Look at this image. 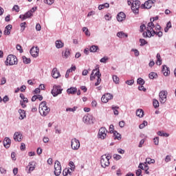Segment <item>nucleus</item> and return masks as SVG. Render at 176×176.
Returning a JSON list of instances; mask_svg holds the SVG:
<instances>
[{"label": "nucleus", "instance_id": "1", "mask_svg": "<svg viewBox=\"0 0 176 176\" xmlns=\"http://www.w3.org/2000/svg\"><path fill=\"white\" fill-rule=\"evenodd\" d=\"M155 20H159V16L151 18V22L147 25V32H143L142 34L144 38H152V36H155V35H157L160 38L163 36L162 32H155V30H153L155 28V23H153Z\"/></svg>", "mask_w": 176, "mask_h": 176}, {"label": "nucleus", "instance_id": "2", "mask_svg": "<svg viewBox=\"0 0 176 176\" xmlns=\"http://www.w3.org/2000/svg\"><path fill=\"white\" fill-rule=\"evenodd\" d=\"M97 78V82L95 83V86H98L101 83V74L100 73V69H95L91 74L90 80H94Z\"/></svg>", "mask_w": 176, "mask_h": 176}, {"label": "nucleus", "instance_id": "3", "mask_svg": "<svg viewBox=\"0 0 176 176\" xmlns=\"http://www.w3.org/2000/svg\"><path fill=\"white\" fill-rule=\"evenodd\" d=\"M39 112L41 116H46L50 112V108L46 105V102H42L39 104Z\"/></svg>", "mask_w": 176, "mask_h": 176}, {"label": "nucleus", "instance_id": "4", "mask_svg": "<svg viewBox=\"0 0 176 176\" xmlns=\"http://www.w3.org/2000/svg\"><path fill=\"white\" fill-rule=\"evenodd\" d=\"M18 60L17 57L13 54H10L7 56L5 62L6 65H17Z\"/></svg>", "mask_w": 176, "mask_h": 176}, {"label": "nucleus", "instance_id": "5", "mask_svg": "<svg viewBox=\"0 0 176 176\" xmlns=\"http://www.w3.org/2000/svg\"><path fill=\"white\" fill-rule=\"evenodd\" d=\"M111 157H112L109 155H102L101 159H100V164H101L102 167H103V168H105V167H108V166H109V160Z\"/></svg>", "mask_w": 176, "mask_h": 176}, {"label": "nucleus", "instance_id": "6", "mask_svg": "<svg viewBox=\"0 0 176 176\" xmlns=\"http://www.w3.org/2000/svg\"><path fill=\"white\" fill-rule=\"evenodd\" d=\"M140 6H141V2L138 0L133 1L131 6V10L135 14L140 13Z\"/></svg>", "mask_w": 176, "mask_h": 176}, {"label": "nucleus", "instance_id": "7", "mask_svg": "<svg viewBox=\"0 0 176 176\" xmlns=\"http://www.w3.org/2000/svg\"><path fill=\"white\" fill-rule=\"evenodd\" d=\"M107 133H108L107 129H105V127H101L98 133V138H100V140H105V138H107Z\"/></svg>", "mask_w": 176, "mask_h": 176}, {"label": "nucleus", "instance_id": "8", "mask_svg": "<svg viewBox=\"0 0 176 176\" xmlns=\"http://www.w3.org/2000/svg\"><path fill=\"white\" fill-rule=\"evenodd\" d=\"M71 147L74 151H78L80 148V142L76 138L72 139L71 142Z\"/></svg>", "mask_w": 176, "mask_h": 176}, {"label": "nucleus", "instance_id": "9", "mask_svg": "<svg viewBox=\"0 0 176 176\" xmlns=\"http://www.w3.org/2000/svg\"><path fill=\"white\" fill-rule=\"evenodd\" d=\"M156 2V0H148L144 4L140 6L141 9H151L152 8V5H153Z\"/></svg>", "mask_w": 176, "mask_h": 176}, {"label": "nucleus", "instance_id": "10", "mask_svg": "<svg viewBox=\"0 0 176 176\" xmlns=\"http://www.w3.org/2000/svg\"><path fill=\"white\" fill-rule=\"evenodd\" d=\"M54 175L58 176L61 174V164L58 161L55 162L54 164Z\"/></svg>", "mask_w": 176, "mask_h": 176}, {"label": "nucleus", "instance_id": "11", "mask_svg": "<svg viewBox=\"0 0 176 176\" xmlns=\"http://www.w3.org/2000/svg\"><path fill=\"white\" fill-rule=\"evenodd\" d=\"M62 91H63V89H61V87L55 86L52 90V94L54 97H57L58 94H61Z\"/></svg>", "mask_w": 176, "mask_h": 176}, {"label": "nucleus", "instance_id": "12", "mask_svg": "<svg viewBox=\"0 0 176 176\" xmlns=\"http://www.w3.org/2000/svg\"><path fill=\"white\" fill-rule=\"evenodd\" d=\"M112 98H113V95L111 94H104L101 98V101L102 102L107 104V102H108L109 100H112Z\"/></svg>", "mask_w": 176, "mask_h": 176}, {"label": "nucleus", "instance_id": "13", "mask_svg": "<svg viewBox=\"0 0 176 176\" xmlns=\"http://www.w3.org/2000/svg\"><path fill=\"white\" fill-rule=\"evenodd\" d=\"M160 102H162V104H164V102H166V101L167 100V91H161L160 92Z\"/></svg>", "mask_w": 176, "mask_h": 176}, {"label": "nucleus", "instance_id": "14", "mask_svg": "<svg viewBox=\"0 0 176 176\" xmlns=\"http://www.w3.org/2000/svg\"><path fill=\"white\" fill-rule=\"evenodd\" d=\"M30 54L32 57H38L39 56V48H38V47H32L30 50Z\"/></svg>", "mask_w": 176, "mask_h": 176}, {"label": "nucleus", "instance_id": "15", "mask_svg": "<svg viewBox=\"0 0 176 176\" xmlns=\"http://www.w3.org/2000/svg\"><path fill=\"white\" fill-rule=\"evenodd\" d=\"M82 122L87 123V124H93V118H91V116H85L82 118Z\"/></svg>", "mask_w": 176, "mask_h": 176}, {"label": "nucleus", "instance_id": "16", "mask_svg": "<svg viewBox=\"0 0 176 176\" xmlns=\"http://www.w3.org/2000/svg\"><path fill=\"white\" fill-rule=\"evenodd\" d=\"M32 16V10L28 11L25 14H21L19 16V19H22V20H27V19H30Z\"/></svg>", "mask_w": 176, "mask_h": 176}, {"label": "nucleus", "instance_id": "17", "mask_svg": "<svg viewBox=\"0 0 176 176\" xmlns=\"http://www.w3.org/2000/svg\"><path fill=\"white\" fill-rule=\"evenodd\" d=\"M14 141H18V142H21L23 140V135L20 132H15L14 134Z\"/></svg>", "mask_w": 176, "mask_h": 176}, {"label": "nucleus", "instance_id": "18", "mask_svg": "<svg viewBox=\"0 0 176 176\" xmlns=\"http://www.w3.org/2000/svg\"><path fill=\"white\" fill-rule=\"evenodd\" d=\"M117 20L119 22L124 21V20H126V14L123 12L118 13L117 15Z\"/></svg>", "mask_w": 176, "mask_h": 176}, {"label": "nucleus", "instance_id": "19", "mask_svg": "<svg viewBox=\"0 0 176 176\" xmlns=\"http://www.w3.org/2000/svg\"><path fill=\"white\" fill-rule=\"evenodd\" d=\"M52 77L54 78L55 79H58V78H60V76H61V75L60 74V72H58V70L56 67H54L52 69Z\"/></svg>", "mask_w": 176, "mask_h": 176}, {"label": "nucleus", "instance_id": "20", "mask_svg": "<svg viewBox=\"0 0 176 176\" xmlns=\"http://www.w3.org/2000/svg\"><path fill=\"white\" fill-rule=\"evenodd\" d=\"M3 146H5L8 149V148H10L12 140H10L9 138H6L3 142Z\"/></svg>", "mask_w": 176, "mask_h": 176}, {"label": "nucleus", "instance_id": "21", "mask_svg": "<svg viewBox=\"0 0 176 176\" xmlns=\"http://www.w3.org/2000/svg\"><path fill=\"white\" fill-rule=\"evenodd\" d=\"M162 72L164 76H168L170 75V69L166 65L162 66Z\"/></svg>", "mask_w": 176, "mask_h": 176}, {"label": "nucleus", "instance_id": "22", "mask_svg": "<svg viewBox=\"0 0 176 176\" xmlns=\"http://www.w3.org/2000/svg\"><path fill=\"white\" fill-rule=\"evenodd\" d=\"M27 168L29 169L28 173H31V171H34L35 170V162H30L27 166Z\"/></svg>", "mask_w": 176, "mask_h": 176}, {"label": "nucleus", "instance_id": "23", "mask_svg": "<svg viewBox=\"0 0 176 176\" xmlns=\"http://www.w3.org/2000/svg\"><path fill=\"white\" fill-rule=\"evenodd\" d=\"M12 30V25H8L6 27L5 30L3 31L4 35H10V31Z\"/></svg>", "mask_w": 176, "mask_h": 176}, {"label": "nucleus", "instance_id": "24", "mask_svg": "<svg viewBox=\"0 0 176 176\" xmlns=\"http://www.w3.org/2000/svg\"><path fill=\"white\" fill-rule=\"evenodd\" d=\"M72 175V170H71L70 168H65L63 171V175L67 176V175Z\"/></svg>", "mask_w": 176, "mask_h": 176}, {"label": "nucleus", "instance_id": "25", "mask_svg": "<svg viewBox=\"0 0 176 176\" xmlns=\"http://www.w3.org/2000/svg\"><path fill=\"white\" fill-rule=\"evenodd\" d=\"M55 45H56V47H57V49H61V47H64V43H63V41H61L60 40H57L55 42Z\"/></svg>", "mask_w": 176, "mask_h": 176}, {"label": "nucleus", "instance_id": "26", "mask_svg": "<svg viewBox=\"0 0 176 176\" xmlns=\"http://www.w3.org/2000/svg\"><path fill=\"white\" fill-rule=\"evenodd\" d=\"M76 87H71L69 89H67V92L68 94H75L77 91Z\"/></svg>", "mask_w": 176, "mask_h": 176}, {"label": "nucleus", "instance_id": "27", "mask_svg": "<svg viewBox=\"0 0 176 176\" xmlns=\"http://www.w3.org/2000/svg\"><path fill=\"white\" fill-rule=\"evenodd\" d=\"M19 113L20 114L19 119L21 120H23V119H24V118H25V111H24L23 109H19Z\"/></svg>", "mask_w": 176, "mask_h": 176}, {"label": "nucleus", "instance_id": "28", "mask_svg": "<svg viewBox=\"0 0 176 176\" xmlns=\"http://www.w3.org/2000/svg\"><path fill=\"white\" fill-rule=\"evenodd\" d=\"M113 134L114 135V140H118V141H120V140H122V135L118 133V131H115Z\"/></svg>", "mask_w": 176, "mask_h": 176}, {"label": "nucleus", "instance_id": "29", "mask_svg": "<svg viewBox=\"0 0 176 176\" xmlns=\"http://www.w3.org/2000/svg\"><path fill=\"white\" fill-rule=\"evenodd\" d=\"M157 61L156 64L157 65H162V56H160V54H157Z\"/></svg>", "mask_w": 176, "mask_h": 176}, {"label": "nucleus", "instance_id": "30", "mask_svg": "<svg viewBox=\"0 0 176 176\" xmlns=\"http://www.w3.org/2000/svg\"><path fill=\"white\" fill-rule=\"evenodd\" d=\"M117 36H118V38H127L128 35L123 32H119L117 33Z\"/></svg>", "mask_w": 176, "mask_h": 176}, {"label": "nucleus", "instance_id": "31", "mask_svg": "<svg viewBox=\"0 0 176 176\" xmlns=\"http://www.w3.org/2000/svg\"><path fill=\"white\" fill-rule=\"evenodd\" d=\"M136 115L139 118H142L144 116V110H142V109H138L136 111Z\"/></svg>", "mask_w": 176, "mask_h": 176}, {"label": "nucleus", "instance_id": "32", "mask_svg": "<svg viewBox=\"0 0 176 176\" xmlns=\"http://www.w3.org/2000/svg\"><path fill=\"white\" fill-rule=\"evenodd\" d=\"M70 54H71V52H69V49L66 48L64 52L63 57H65V58H68Z\"/></svg>", "mask_w": 176, "mask_h": 176}, {"label": "nucleus", "instance_id": "33", "mask_svg": "<svg viewBox=\"0 0 176 176\" xmlns=\"http://www.w3.org/2000/svg\"><path fill=\"white\" fill-rule=\"evenodd\" d=\"M97 50H98V46H97V45H92L89 49V52H91L92 53H96V52H97Z\"/></svg>", "mask_w": 176, "mask_h": 176}, {"label": "nucleus", "instance_id": "34", "mask_svg": "<svg viewBox=\"0 0 176 176\" xmlns=\"http://www.w3.org/2000/svg\"><path fill=\"white\" fill-rule=\"evenodd\" d=\"M111 109H113L114 115H119V111H118L119 107L112 106Z\"/></svg>", "mask_w": 176, "mask_h": 176}, {"label": "nucleus", "instance_id": "35", "mask_svg": "<svg viewBox=\"0 0 176 176\" xmlns=\"http://www.w3.org/2000/svg\"><path fill=\"white\" fill-rule=\"evenodd\" d=\"M22 60H23V62L24 63V64H30V63H31V59L28 58L25 56H23Z\"/></svg>", "mask_w": 176, "mask_h": 176}, {"label": "nucleus", "instance_id": "36", "mask_svg": "<svg viewBox=\"0 0 176 176\" xmlns=\"http://www.w3.org/2000/svg\"><path fill=\"white\" fill-rule=\"evenodd\" d=\"M69 166L70 167L71 171H75V164L74 163V162L71 161L69 163Z\"/></svg>", "mask_w": 176, "mask_h": 176}, {"label": "nucleus", "instance_id": "37", "mask_svg": "<svg viewBox=\"0 0 176 176\" xmlns=\"http://www.w3.org/2000/svg\"><path fill=\"white\" fill-rule=\"evenodd\" d=\"M82 31L85 32L87 36H90V32H89V29L86 27L82 28Z\"/></svg>", "mask_w": 176, "mask_h": 176}, {"label": "nucleus", "instance_id": "38", "mask_svg": "<svg viewBox=\"0 0 176 176\" xmlns=\"http://www.w3.org/2000/svg\"><path fill=\"white\" fill-rule=\"evenodd\" d=\"M170 28H171V22L170 21L167 23L166 27L164 28L165 32H168V30H170Z\"/></svg>", "mask_w": 176, "mask_h": 176}, {"label": "nucleus", "instance_id": "39", "mask_svg": "<svg viewBox=\"0 0 176 176\" xmlns=\"http://www.w3.org/2000/svg\"><path fill=\"white\" fill-rule=\"evenodd\" d=\"M138 84L140 85H145V80L142 79V78H139L137 80Z\"/></svg>", "mask_w": 176, "mask_h": 176}, {"label": "nucleus", "instance_id": "40", "mask_svg": "<svg viewBox=\"0 0 176 176\" xmlns=\"http://www.w3.org/2000/svg\"><path fill=\"white\" fill-rule=\"evenodd\" d=\"M113 80L114 83H116V85H119V77H118L117 76H113Z\"/></svg>", "mask_w": 176, "mask_h": 176}, {"label": "nucleus", "instance_id": "41", "mask_svg": "<svg viewBox=\"0 0 176 176\" xmlns=\"http://www.w3.org/2000/svg\"><path fill=\"white\" fill-rule=\"evenodd\" d=\"M155 30H154L155 32H162V31H160V30H162V27L159 25V24H156L155 25Z\"/></svg>", "mask_w": 176, "mask_h": 176}, {"label": "nucleus", "instance_id": "42", "mask_svg": "<svg viewBox=\"0 0 176 176\" xmlns=\"http://www.w3.org/2000/svg\"><path fill=\"white\" fill-rule=\"evenodd\" d=\"M145 30H148V28H146V26L145 25V24H142L140 25V32H144V31H145Z\"/></svg>", "mask_w": 176, "mask_h": 176}, {"label": "nucleus", "instance_id": "43", "mask_svg": "<svg viewBox=\"0 0 176 176\" xmlns=\"http://www.w3.org/2000/svg\"><path fill=\"white\" fill-rule=\"evenodd\" d=\"M153 105L155 108H159V101L157 100L154 99L153 102Z\"/></svg>", "mask_w": 176, "mask_h": 176}, {"label": "nucleus", "instance_id": "44", "mask_svg": "<svg viewBox=\"0 0 176 176\" xmlns=\"http://www.w3.org/2000/svg\"><path fill=\"white\" fill-rule=\"evenodd\" d=\"M157 74H156V73L155 72H151L148 75V78H150V79H155V78H156Z\"/></svg>", "mask_w": 176, "mask_h": 176}, {"label": "nucleus", "instance_id": "45", "mask_svg": "<svg viewBox=\"0 0 176 176\" xmlns=\"http://www.w3.org/2000/svg\"><path fill=\"white\" fill-rule=\"evenodd\" d=\"M113 157L115 160H120V159H122V156L120 155H118V154H114L113 155Z\"/></svg>", "mask_w": 176, "mask_h": 176}, {"label": "nucleus", "instance_id": "46", "mask_svg": "<svg viewBox=\"0 0 176 176\" xmlns=\"http://www.w3.org/2000/svg\"><path fill=\"white\" fill-rule=\"evenodd\" d=\"M140 46H144V45H146V43H148V42H146V40L144 38H140Z\"/></svg>", "mask_w": 176, "mask_h": 176}, {"label": "nucleus", "instance_id": "47", "mask_svg": "<svg viewBox=\"0 0 176 176\" xmlns=\"http://www.w3.org/2000/svg\"><path fill=\"white\" fill-rule=\"evenodd\" d=\"M146 163H148V164H152L153 163H155V160H152L151 158H146Z\"/></svg>", "mask_w": 176, "mask_h": 176}, {"label": "nucleus", "instance_id": "48", "mask_svg": "<svg viewBox=\"0 0 176 176\" xmlns=\"http://www.w3.org/2000/svg\"><path fill=\"white\" fill-rule=\"evenodd\" d=\"M108 60H109V58H108L107 56H104L100 59V63H103L105 64V63H107Z\"/></svg>", "mask_w": 176, "mask_h": 176}, {"label": "nucleus", "instance_id": "49", "mask_svg": "<svg viewBox=\"0 0 176 176\" xmlns=\"http://www.w3.org/2000/svg\"><path fill=\"white\" fill-rule=\"evenodd\" d=\"M44 2L47 3V5H53L54 0H44Z\"/></svg>", "mask_w": 176, "mask_h": 176}, {"label": "nucleus", "instance_id": "50", "mask_svg": "<svg viewBox=\"0 0 176 176\" xmlns=\"http://www.w3.org/2000/svg\"><path fill=\"white\" fill-rule=\"evenodd\" d=\"M12 10H14L15 12H20V7H19L18 5H14L12 8Z\"/></svg>", "mask_w": 176, "mask_h": 176}, {"label": "nucleus", "instance_id": "51", "mask_svg": "<svg viewBox=\"0 0 176 176\" xmlns=\"http://www.w3.org/2000/svg\"><path fill=\"white\" fill-rule=\"evenodd\" d=\"M67 112H75L76 111V107H73V108H67L66 109Z\"/></svg>", "mask_w": 176, "mask_h": 176}, {"label": "nucleus", "instance_id": "52", "mask_svg": "<svg viewBox=\"0 0 176 176\" xmlns=\"http://www.w3.org/2000/svg\"><path fill=\"white\" fill-rule=\"evenodd\" d=\"M26 25H27V23H25V22H23L21 23V31H24L25 30Z\"/></svg>", "mask_w": 176, "mask_h": 176}, {"label": "nucleus", "instance_id": "53", "mask_svg": "<svg viewBox=\"0 0 176 176\" xmlns=\"http://www.w3.org/2000/svg\"><path fill=\"white\" fill-rule=\"evenodd\" d=\"M132 52H134L135 57H138L140 56V52L138 50L133 49Z\"/></svg>", "mask_w": 176, "mask_h": 176}, {"label": "nucleus", "instance_id": "54", "mask_svg": "<svg viewBox=\"0 0 176 176\" xmlns=\"http://www.w3.org/2000/svg\"><path fill=\"white\" fill-rule=\"evenodd\" d=\"M136 176H142V170H141V169L136 170Z\"/></svg>", "mask_w": 176, "mask_h": 176}, {"label": "nucleus", "instance_id": "55", "mask_svg": "<svg viewBox=\"0 0 176 176\" xmlns=\"http://www.w3.org/2000/svg\"><path fill=\"white\" fill-rule=\"evenodd\" d=\"M166 163H168V162H171V155H166L165 158Z\"/></svg>", "mask_w": 176, "mask_h": 176}, {"label": "nucleus", "instance_id": "56", "mask_svg": "<svg viewBox=\"0 0 176 176\" xmlns=\"http://www.w3.org/2000/svg\"><path fill=\"white\" fill-rule=\"evenodd\" d=\"M115 129H114V126H113V124H111L110 126H109V130H110V133L112 134H113L115 133V131H113Z\"/></svg>", "mask_w": 176, "mask_h": 176}, {"label": "nucleus", "instance_id": "57", "mask_svg": "<svg viewBox=\"0 0 176 176\" xmlns=\"http://www.w3.org/2000/svg\"><path fill=\"white\" fill-rule=\"evenodd\" d=\"M76 67L74 66V67H72L70 69H67V72L71 73L73 71H76Z\"/></svg>", "mask_w": 176, "mask_h": 176}, {"label": "nucleus", "instance_id": "58", "mask_svg": "<svg viewBox=\"0 0 176 176\" xmlns=\"http://www.w3.org/2000/svg\"><path fill=\"white\" fill-rule=\"evenodd\" d=\"M155 145H159V137H156L153 139Z\"/></svg>", "mask_w": 176, "mask_h": 176}, {"label": "nucleus", "instance_id": "59", "mask_svg": "<svg viewBox=\"0 0 176 176\" xmlns=\"http://www.w3.org/2000/svg\"><path fill=\"white\" fill-rule=\"evenodd\" d=\"M16 50H19L20 53H23V49L21 48V45H16Z\"/></svg>", "mask_w": 176, "mask_h": 176}, {"label": "nucleus", "instance_id": "60", "mask_svg": "<svg viewBox=\"0 0 176 176\" xmlns=\"http://www.w3.org/2000/svg\"><path fill=\"white\" fill-rule=\"evenodd\" d=\"M138 89L140 91H146V89H145V87H144L143 85L139 86Z\"/></svg>", "mask_w": 176, "mask_h": 176}, {"label": "nucleus", "instance_id": "61", "mask_svg": "<svg viewBox=\"0 0 176 176\" xmlns=\"http://www.w3.org/2000/svg\"><path fill=\"white\" fill-rule=\"evenodd\" d=\"M41 28H42V27L41 26V24L37 23L36 25V31H41Z\"/></svg>", "mask_w": 176, "mask_h": 176}, {"label": "nucleus", "instance_id": "62", "mask_svg": "<svg viewBox=\"0 0 176 176\" xmlns=\"http://www.w3.org/2000/svg\"><path fill=\"white\" fill-rule=\"evenodd\" d=\"M126 85H131L134 83V80H129L126 81Z\"/></svg>", "mask_w": 176, "mask_h": 176}, {"label": "nucleus", "instance_id": "63", "mask_svg": "<svg viewBox=\"0 0 176 176\" xmlns=\"http://www.w3.org/2000/svg\"><path fill=\"white\" fill-rule=\"evenodd\" d=\"M11 159H12V160H16V153H15L14 152H12V153H11Z\"/></svg>", "mask_w": 176, "mask_h": 176}, {"label": "nucleus", "instance_id": "64", "mask_svg": "<svg viewBox=\"0 0 176 176\" xmlns=\"http://www.w3.org/2000/svg\"><path fill=\"white\" fill-rule=\"evenodd\" d=\"M91 105H92V107H93L94 108H96V107H97V101L93 100V101L91 102Z\"/></svg>", "mask_w": 176, "mask_h": 176}]
</instances>
